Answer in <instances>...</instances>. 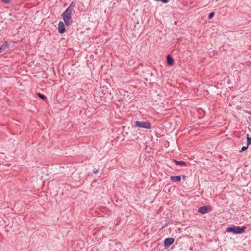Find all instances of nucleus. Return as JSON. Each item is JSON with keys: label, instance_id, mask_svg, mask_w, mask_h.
Instances as JSON below:
<instances>
[{"label": "nucleus", "instance_id": "nucleus-1", "mask_svg": "<svg viewBox=\"0 0 251 251\" xmlns=\"http://www.w3.org/2000/svg\"><path fill=\"white\" fill-rule=\"evenodd\" d=\"M246 229V227L243 226L242 227H239V226H233L232 227H229L226 228V232H232L235 234H242L245 232Z\"/></svg>", "mask_w": 251, "mask_h": 251}, {"label": "nucleus", "instance_id": "nucleus-2", "mask_svg": "<svg viewBox=\"0 0 251 251\" xmlns=\"http://www.w3.org/2000/svg\"><path fill=\"white\" fill-rule=\"evenodd\" d=\"M72 12L69 9H66L62 14L65 24L67 26H69L72 24Z\"/></svg>", "mask_w": 251, "mask_h": 251}, {"label": "nucleus", "instance_id": "nucleus-3", "mask_svg": "<svg viewBox=\"0 0 251 251\" xmlns=\"http://www.w3.org/2000/svg\"><path fill=\"white\" fill-rule=\"evenodd\" d=\"M134 125L138 127L150 129L151 128V124L150 122L147 121H136Z\"/></svg>", "mask_w": 251, "mask_h": 251}, {"label": "nucleus", "instance_id": "nucleus-4", "mask_svg": "<svg viewBox=\"0 0 251 251\" xmlns=\"http://www.w3.org/2000/svg\"><path fill=\"white\" fill-rule=\"evenodd\" d=\"M175 241V239L172 237L166 238L164 240V246L167 249L172 245Z\"/></svg>", "mask_w": 251, "mask_h": 251}, {"label": "nucleus", "instance_id": "nucleus-5", "mask_svg": "<svg viewBox=\"0 0 251 251\" xmlns=\"http://www.w3.org/2000/svg\"><path fill=\"white\" fill-rule=\"evenodd\" d=\"M212 208L210 206H203L199 207L198 212L201 214H206L211 210Z\"/></svg>", "mask_w": 251, "mask_h": 251}, {"label": "nucleus", "instance_id": "nucleus-6", "mask_svg": "<svg viewBox=\"0 0 251 251\" xmlns=\"http://www.w3.org/2000/svg\"><path fill=\"white\" fill-rule=\"evenodd\" d=\"M58 32L60 34H63L66 31L64 24L63 22L60 21L58 24Z\"/></svg>", "mask_w": 251, "mask_h": 251}, {"label": "nucleus", "instance_id": "nucleus-7", "mask_svg": "<svg viewBox=\"0 0 251 251\" xmlns=\"http://www.w3.org/2000/svg\"><path fill=\"white\" fill-rule=\"evenodd\" d=\"M9 47V44L7 41H4L1 45L0 46V53L6 50Z\"/></svg>", "mask_w": 251, "mask_h": 251}, {"label": "nucleus", "instance_id": "nucleus-8", "mask_svg": "<svg viewBox=\"0 0 251 251\" xmlns=\"http://www.w3.org/2000/svg\"><path fill=\"white\" fill-rule=\"evenodd\" d=\"M181 176H171L170 180L174 182H179L181 181Z\"/></svg>", "mask_w": 251, "mask_h": 251}, {"label": "nucleus", "instance_id": "nucleus-9", "mask_svg": "<svg viewBox=\"0 0 251 251\" xmlns=\"http://www.w3.org/2000/svg\"><path fill=\"white\" fill-rule=\"evenodd\" d=\"M167 63L170 66L173 65L174 64V60L173 58L169 54L167 56Z\"/></svg>", "mask_w": 251, "mask_h": 251}, {"label": "nucleus", "instance_id": "nucleus-10", "mask_svg": "<svg viewBox=\"0 0 251 251\" xmlns=\"http://www.w3.org/2000/svg\"><path fill=\"white\" fill-rule=\"evenodd\" d=\"M175 164L177 165H180V166H186L187 165V163L186 162L183 161H177L176 160H173Z\"/></svg>", "mask_w": 251, "mask_h": 251}, {"label": "nucleus", "instance_id": "nucleus-11", "mask_svg": "<svg viewBox=\"0 0 251 251\" xmlns=\"http://www.w3.org/2000/svg\"><path fill=\"white\" fill-rule=\"evenodd\" d=\"M76 2L75 1H73L71 2L70 6L67 8V9H69L70 11H72L73 8L75 6Z\"/></svg>", "mask_w": 251, "mask_h": 251}, {"label": "nucleus", "instance_id": "nucleus-12", "mask_svg": "<svg viewBox=\"0 0 251 251\" xmlns=\"http://www.w3.org/2000/svg\"><path fill=\"white\" fill-rule=\"evenodd\" d=\"M247 141V146L251 145V137L249 136L248 134L246 135Z\"/></svg>", "mask_w": 251, "mask_h": 251}, {"label": "nucleus", "instance_id": "nucleus-13", "mask_svg": "<svg viewBox=\"0 0 251 251\" xmlns=\"http://www.w3.org/2000/svg\"><path fill=\"white\" fill-rule=\"evenodd\" d=\"M37 95L38 96L41 98V99H42L43 100H45L46 99V97L45 95H44V94H41V93H38L37 94Z\"/></svg>", "mask_w": 251, "mask_h": 251}, {"label": "nucleus", "instance_id": "nucleus-14", "mask_svg": "<svg viewBox=\"0 0 251 251\" xmlns=\"http://www.w3.org/2000/svg\"><path fill=\"white\" fill-rule=\"evenodd\" d=\"M248 146H243L241 148V150L239 151V152H242L245 151H246V150H247V149L248 148Z\"/></svg>", "mask_w": 251, "mask_h": 251}, {"label": "nucleus", "instance_id": "nucleus-15", "mask_svg": "<svg viewBox=\"0 0 251 251\" xmlns=\"http://www.w3.org/2000/svg\"><path fill=\"white\" fill-rule=\"evenodd\" d=\"M215 13L214 12H212L209 14L208 15V19H211L214 16Z\"/></svg>", "mask_w": 251, "mask_h": 251}, {"label": "nucleus", "instance_id": "nucleus-16", "mask_svg": "<svg viewBox=\"0 0 251 251\" xmlns=\"http://www.w3.org/2000/svg\"><path fill=\"white\" fill-rule=\"evenodd\" d=\"M156 1H161L163 3H167L169 2V0H154Z\"/></svg>", "mask_w": 251, "mask_h": 251}, {"label": "nucleus", "instance_id": "nucleus-17", "mask_svg": "<svg viewBox=\"0 0 251 251\" xmlns=\"http://www.w3.org/2000/svg\"><path fill=\"white\" fill-rule=\"evenodd\" d=\"M1 1L5 3H9L11 2L12 0H1Z\"/></svg>", "mask_w": 251, "mask_h": 251}, {"label": "nucleus", "instance_id": "nucleus-18", "mask_svg": "<svg viewBox=\"0 0 251 251\" xmlns=\"http://www.w3.org/2000/svg\"><path fill=\"white\" fill-rule=\"evenodd\" d=\"M181 176V177H182V179H183L184 180H185L186 179V176L185 175H182Z\"/></svg>", "mask_w": 251, "mask_h": 251}, {"label": "nucleus", "instance_id": "nucleus-19", "mask_svg": "<svg viewBox=\"0 0 251 251\" xmlns=\"http://www.w3.org/2000/svg\"><path fill=\"white\" fill-rule=\"evenodd\" d=\"M98 172V170H94V171H93V173H94V174H96V173H97Z\"/></svg>", "mask_w": 251, "mask_h": 251}, {"label": "nucleus", "instance_id": "nucleus-20", "mask_svg": "<svg viewBox=\"0 0 251 251\" xmlns=\"http://www.w3.org/2000/svg\"><path fill=\"white\" fill-rule=\"evenodd\" d=\"M248 113L250 115H251V111H249L248 112Z\"/></svg>", "mask_w": 251, "mask_h": 251}]
</instances>
